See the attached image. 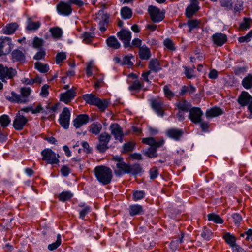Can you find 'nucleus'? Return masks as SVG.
Masks as SVG:
<instances>
[{"label":"nucleus","mask_w":252,"mask_h":252,"mask_svg":"<svg viewBox=\"0 0 252 252\" xmlns=\"http://www.w3.org/2000/svg\"><path fill=\"white\" fill-rule=\"evenodd\" d=\"M145 193L143 191H136L133 193V198L134 201L141 199L144 196Z\"/></svg>","instance_id":"obj_53"},{"label":"nucleus","mask_w":252,"mask_h":252,"mask_svg":"<svg viewBox=\"0 0 252 252\" xmlns=\"http://www.w3.org/2000/svg\"><path fill=\"white\" fill-rule=\"evenodd\" d=\"M212 40L217 46H221L227 41V36L221 32L216 33L212 35Z\"/></svg>","instance_id":"obj_15"},{"label":"nucleus","mask_w":252,"mask_h":252,"mask_svg":"<svg viewBox=\"0 0 252 252\" xmlns=\"http://www.w3.org/2000/svg\"><path fill=\"white\" fill-rule=\"evenodd\" d=\"M184 68H185V73L186 77L189 79L191 78L193 76V69H189L186 67H185Z\"/></svg>","instance_id":"obj_61"},{"label":"nucleus","mask_w":252,"mask_h":252,"mask_svg":"<svg viewBox=\"0 0 252 252\" xmlns=\"http://www.w3.org/2000/svg\"><path fill=\"white\" fill-rule=\"evenodd\" d=\"M49 86L45 84L41 88V92H40V95L42 97H46L49 94L48 92V89H49Z\"/></svg>","instance_id":"obj_58"},{"label":"nucleus","mask_w":252,"mask_h":252,"mask_svg":"<svg viewBox=\"0 0 252 252\" xmlns=\"http://www.w3.org/2000/svg\"><path fill=\"white\" fill-rule=\"evenodd\" d=\"M83 98L86 103L97 106L101 111L105 110L108 106V102L106 100H102L92 94L83 95Z\"/></svg>","instance_id":"obj_3"},{"label":"nucleus","mask_w":252,"mask_h":252,"mask_svg":"<svg viewBox=\"0 0 252 252\" xmlns=\"http://www.w3.org/2000/svg\"><path fill=\"white\" fill-rule=\"evenodd\" d=\"M72 11L71 5L67 1L64 2V16H69Z\"/></svg>","instance_id":"obj_49"},{"label":"nucleus","mask_w":252,"mask_h":252,"mask_svg":"<svg viewBox=\"0 0 252 252\" xmlns=\"http://www.w3.org/2000/svg\"><path fill=\"white\" fill-rule=\"evenodd\" d=\"M89 117L86 114H80L73 120V126L76 128L80 127L83 125L89 122Z\"/></svg>","instance_id":"obj_16"},{"label":"nucleus","mask_w":252,"mask_h":252,"mask_svg":"<svg viewBox=\"0 0 252 252\" xmlns=\"http://www.w3.org/2000/svg\"><path fill=\"white\" fill-rule=\"evenodd\" d=\"M141 168L139 165L135 164L132 166H129L128 173L134 175H137L141 172Z\"/></svg>","instance_id":"obj_40"},{"label":"nucleus","mask_w":252,"mask_h":252,"mask_svg":"<svg viewBox=\"0 0 252 252\" xmlns=\"http://www.w3.org/2000/svg\"><path fill=\"white\" fill-rule=\"evenodd\" d=\"M164 45L170 50H174L175 48L172 41L170 39H166L164 41Z\"/></svg>","instance_id":"obj_57"},{"label":"nucleus","mask_w":252,"mask_h":252,"mask_svg":"<svg viewBox=\"0 0 252 252\" xmlns=\"http://www.w3.org/2000/svg\"><path fill=\"white\" fill-rule=\"evenodd\" d=\"M148 11L151 19L154 22H158L163 19L164 16L158 8L153 6H150L148 8Z\"/></svg>","instance_id":"obj_12"},{"label":"nucleus","mask_w":252,"mask_h":252,"mask_svg":"<svg viewBox=\"0 0 252 252\" xmlns=\"http://www.w3.org/2000/svg\"><path fill=\"white\" fill-rule=\"evenodd\" d=\"M176 106L180 111L188 112L191 108V105L190 103L185 100H182L176 104Z\"/></svg>","instance_id":"obj_25"},{"label":"nucleus","mask_w":252,"mask_h":252,"mask_svg":"<svg viewBox=\"0 0 252 252\" xmlns=\"http://www.w3.org/2000/svg\"><path fill=\"white\" fill-rule=\"evenodd\" d=\"M163 89L164 95L168 98L171 99L174 96V94L170 90L168 86H165Z\"/></svg>","instance_id":"obj_52"},{"label":"nucleus","mask_w":252,"mask_h":252,"mask_svg":"<svg viewBox=\"0 0 252 252\" xmlns=\"http://www.w3.org/2000/svg\"><path fill=\"white\" fill-rule=\"evenodd\" d=\"M198 9V1L197 0H190V4L186 10L187 17L188 18L192 17Z\"/></svg>","instance_id":"obj_17"},{"label":"nucleus","mask_w":252,"mask_h":252,"mask_svg":"<svg viewBox=\"0 0 252 252\" xmlns=\"http://www.w3.org/2000/svg\"><path fill=\"white\" fill-rule=\"evenodd\" d=\"M139 55L142 60H148L151 57L150 50L146 46H143L139 48Z\"/></svg>","instance_id":"obj_26"},{"label":"nucleus","mask_w":252,"mask_h":252,"mask_svg":"<svg viewBox=\"0 0 252 252\" xmlns=\"http://www.w3.org/2000/svg\"><path fill=\"white\" fill-rule=\"evenodd\" d=\"M149 71L157 73L162 69L161 65L157 59H154L150 60L149 64Z\"/></svg>","instance_id":"obj_22"},{"label":"nucleus","mask_w":252,"mask_h":252,"mask_svg":"<svg viewBox=\"0 0 252 252\" xmlns=\"http://www.w3.org/2000/svg\"><path fill=\"white\" fill-rule=\"evenodd\" d=\"M238 101L242 106L248 105L249 118H252V97L248 92L243 91L238 98Z\"/></svg>","instance_id":"obj_5"},{"label":"nucleus","mask_w":252,"mask_h":252,"mask_svg":"<svg viewBox=\"0 0 252 252\" xmlns=\"http://www.w3.org/2000/svg\"><path fill=\"white\" fill-rule=\"evenodd\" d=\"M17 74L15 69L12 67H7L4 66L3 64L0 63V79L2 82L5 81V79H12Z\"/></svg>","instance_id":"obj_7"},{"label":"nucleus","mask_w":252,"mask_h":252,"mask_svg":"<svg viewBox=\"0 0 252 252\" xmlns=\"http://www.w3.org/2000/svg\"><path fill=\"white\" fill-rule=\"evenodd\" d=\"M28 122L27 117L21 114L19 111L16 114L13 122V126L17 130H22Z\"/></svg>","instance_id":"obj_8"},{"label":"nucleus","mask_w":252,"mask_h":252,"mask_svg":"<svg viewBox=\"0 0 252 252\" xmlns=\"http://www.w3.org/2000/svg\"><path fill=\"white\" fill-rule=\"evenodd\" d=\"M10 123L9 117L7 115H3L0 118V123L2 127L7 126Z\"/></svg>","instance_id":"obj_42"},{"label":"nucleus","mask_w":252,"mask_h":252,"mask_svg":"<svg viewBox=\"0 0 252 252\" xmlns=\"http://www.w3.org/2000/svg\"><path fill=\"white\" fill-rule=\"evenodd\" d=\"M233 3H235L234 10L235 12H240L243 9V2L240 0H233Z\"/></svg>","instance_id":"obj_47"},{"label":"nucleus","mask_w":252,"mask_h":252,"mask_svg":"<svg viewBox=\"0 0 252 252\" xmlns=\"http://www.w3.org/2000/svg\"><path fill=\"white\" fill-rule=\"evenodd\" d=\"M67 1L70 5L74 4L78 7H82L84 4V2L80 0H68Z\"/></svg>","instance_id":"obj_60"},{"label":"nucleus","mask_w":252,"mask_h":252,"mask_svg":"<svg viewBox=\"0 0 252 252\" xmlns=\"http://www.w3.org/2000/svg\"><path fill=\"white\" fill-rule=\"evenodd\" d=\"M90 212V207L88 206H85L80 211V218L84 219L85 216Z\"/></svg>","instance_id":"obj_55"},{"label":"nucleus","mask_w":252,"mask_h":252,"mask_svg":"<svg viewBox=\"0 0 252 252\" xmlns=\"http://www.w3.org/2000/svg\"><path fill=\"white\" fill-rule=\"evenodd\" d=\"M116 166L117 169L114 170V173L116 176H120L123 174L128 173L129 165L124 161L116 163Z\"/></svg>","instance_id":"obj_18"},{"label":"nucleus","mask_w":252,"mask_h":252,"mask_svg":"<svg viewBox=\"0 0 252 252\" xmlns=\"http://www.w3.org/2000/svg\"><path fill=\"white\" fill-rule=\"evenodd\" d=\"M31 89L29 87H23L20 89L21 97L24 98L25 103L27 101V98L30 95Z\"/></svg>","instance_id":"obj_36"},{"label":"nucleus","mask_w":252,"mask_h":252,"mask_svg":"<svg viewBox=\"0 0 252 252\" xmlns=\"http://www.w3.org/2000/svg\"><path fill=\"white\" fill-rule=\"evenodd\" d=\"M199 22L196 20H190L188 22V25L189 28V32L192 29L197 28L199 26Z\"/></svg>","instance_id":"obj_48"},{"label":"nucleus","mask_w":252,"mask_h":252,"mask_svg":"<svg viewBox=\"0 0 252 252\" xmlns=\"http://www.w3.org/2000/svg\"><path fill=\"white\" fill-rule=\"evenodd\" d=\"M18 28V24L16 23H12L6 25L3 29V32L6 34H11L13 33Z\"/></svg>","instance_id":"obj_29"},{"label":"nucleus","mask_w":252,"mask_h":252,"mask_svg":"<svg viewBox=\"0 0 252 252\" xmlns=\"http://www.w3.org/2000/svg\"><path fill=\"white\" fill-rule=\"evenodd\" d=\"M42 160L46 161L47 163L54 164L58 163L59 155H56L50 149H45L41 152Z\"/></svg>","instance_id":"obj_4"},{"label":"nucleus","mask_w":252,"mask_h":252,"mask_svg":"<svg viewBox=\"0 0 252 252\" xmlns=\"http://www.w3.org/2000/svg\"><path fill=\"white\" fill-rule=\"evenodd\" d=\"M110 129L115 140L122 142L124 133L121 126L118 124L114 123L110 125Z\"/></svg>","instance_id":"obj_13"},{"label":"nucleus","mask_w":252,"mask_h":252,"mask_svg":"<svg viewBox=\"0 0 252 252\" xmlns=\"http://www.w3.org/2000/svg\"><path fill=\"white\" fill-rule=\"evenodd\" d=\"M166 134L170 138L177 140L182 135L183 131L177 128H171L166 130Z\"/></svg>","instance_id":"obj_21"},{"label":"nucleus","mask_w":252,"mask_h":252,"mask_svg":"<svg viewBox=\"0 0 252 252\" xmlns=\"http://www.w3.org/2000/svg\"><path fill=\"white\" fill-rule=\"evenodd\" d=\"M41 26L40 21H33L31 18H29L27 21L26 29L29 31H34L39 28Z\"/></svg>","instance_id":"obj_28"},{"label":"nucleus","mask_w":252,"mask_h":252,"mask_svg":"<svg viewBox=\"0 0 252 252\" xmlns=\"http://www.w3.org/2000/svg\"><path fill=\"white\" fill-rule=\"evenodd\" d=\"M71 110V108L64 107V129L69 127Z\"/></svg>","instance_id":"obj_27"},{"label":"nucleus","mask_w":252,"mask_h":252,"mask_svg":"<svg viewBox=\"0 0 252 252\" xmlns=\"http://www.w3.org/2000/svg\"><path fill=\"white\" fill-rule=\"evenodd\" d=\"M220 5L228 9H232L233 0H221Z\"/></svg>","instance_id":"obj_46"},{"label":"nucleus","mask_w":252,"mask_h":252,"mask_svg":"<svg viewBox=\"0 0 252 252\" xmlns=\"http://www.w3.org/2000/svg\"><path fill=\"white\" fill-rule=\"evenodd\" d=\"M50 32L52 34L53 37L55 39H59L62 36V29L58 27L52 28L50 29Z\"/></svg>","instance_id":"obj_35"},{"label":"nucleus","mask_w":252,"mask_h":252,"mask_svg":"<svg viewBox=\"0 0 252 252\" xmlns=\"http://www.w3.org/2000/svg\"><path fill=\"white\" fill-rule=\"evenodd\" d=\"M131 59H134V57L132 54H128L123 58L122 64H126L128 66L133 65V62Z\"/></svg>","instance_id":"obj_41"},{"label":"nucleus","mask_w":252,"mask_h":252,"mask_svg":"<svg viewBox=\"0 0 252 252\" xmlns=\"http://www.w3.org/2000/svg\"><path fill=\"white\" fill-rule=\"evenodd\" d=\"M208 219L209 220L214 221L215 223L221 224L223 223V220L218 215L214 214H209L208 215Z\"/></svg>","instance_id":"obj_38"},{"label":"nucleus","mask_w":252,"mask_h":252,"mask_svg":"<svg viewBox=\"0 0 252 252\" xmlns=\"http://www.w3.org/2000/svg\"><path fill=\"white\" fill-rule=\"evenodd\" d=\"M107 44L114 49H118L120 47V43L114 36L109 37L106 40Z\"/></svg>","instance_id":"obj_30"},{"label":"nucleus","mask_w":252,"mask_h":252,"mask_svg":"<svg viewBox=\"0 0 252 252\" xmlns=\"http://www.w3.org/2000/svg\"><path fill=\"white\" fill-rule=\"evenodd\" d=\"M158 175V170L156 167L152 168L150 171V177L151 179H155Z\"/></svg>","instance_id":"obj_59"},{"label":"nucleus","mask_w":252,"mask_h":252,"mask_svg":"<svg viewBox=\"0 0 252 252\" xmlns=\"http://www.w3.org/2000/svg\"><path fill=\"white\" fill-rule=\"evenodd\" d=\"M45 56V52L43 51H40L37 52L33 57V59L36 60H41Z\"/></svg>","instance_id":"obj_62"},{"label":"nucleus","mask_w":252,"mask_h":252,"mask_svg":"<svg viewBox=\"0 0 252 252\" xmlns=\"http://www.w3.org/2000/svg\"><path fill=\"white\" fill-rule=\"evenodd\" d=\"M151 105L158 116L163 115V103L161 100L154 99L152 100Z\"/></svg>","instance_id":"obj_20"},{"label":"nucleus","mask_w":252,"mask_h":252,"mask_svg":"<svg viewBox=\"0 0 252 252\" xmlns=\"http://www.w3.org/2000/svg\"><path fill=\"white\" fill-rule=\"evenodd\" d=\"M102 128L101 124L98 122H95L89 126V131L93 134L97 135L100 133Z\"/></svg>","instance_id":"obj_24"},{"label":"nucleus","mask_w":252,"mask_h":252,"mask_svg":"<svg viewBox=\"0 0 252 252\" xmlns=\"http://www.w3.org/2000/svg\"><path fill=\"white\" fill-rule=\"evenodd\" d=\"M76 93L72 87L69 88L68 85H64V103L70 102L76 96Z\"/></svg>","instance_id":"obj_14"},{"label":"nucleus","mask_w":252,"mask_h":252,"mask_svg":"<svg viewBox=\"0 0 252 252\" xmlns=\"http://www.w3.org/2000/svg\"><path fill=\"white\" fill-rule=\"evenodd\" d=\"M243 86L246 89H249L252 87V76L248 75L245 77L242 82Z\"/></svg>","instance_id":"obj_34"},{"label":"nucleus","mask_w":252,"mask_h":252,"mask_svg":"<svg viewBox=\"0 0 252 252\" xmlns=\"http://www.w3.org/2000/svg\"><path fill=\"white\" fill-rule=\"evenodd\" d=\"M203 112L199 107H193L189 110V118L194 123L197 124L201 122Z\"/></svg>","instance_id":"obj_9"},{"label":"nucleus","mask_w":252,"mask_h":252,"mask_svg":"<svg viewBox=\"0 0 252 252\" xmlns=\"http://www.w3.org/2000/svg\"><path fill=\"white\" fill-rule=\"evenodd\" d=\"M142 211V207L139 205H135L130 206L129 213L131 216L137 215Z\"/></svg>","instance_id":"obj_37"},{"label":"nucleus","mask_w":252,"mask_h":252,"mask_svg":"<svg viewBox=\"0 0 252 252\" xmlns=\"http://www.w3.org/2000/svg\"><path fill=\"white\" fill-rule=\"evenodd\" d=\"M117 36L123 42L125 47L131 46L130 44L131 38V33L130 31L122 30L117 33Z\"/></svg>","instance_id":"obj_10"},{"label":"nucleus","mask_w":252,"mask_h":252,"mask_svg":"<svg viewBox=\"0 0 252 252\" xmlns=\"http://www.w3.org/2000/svg\"><path fill=\"white\" fill-rule=\"evenodd\" d=\"M212 233L209 229H204L201 234V237L205 240H209L211 239Z\"/></svg>","instance_id":"obj_51"},{"label":"nucleus","mask_w":252,"mask_h":252,"mask_svg":"<svg viewBox=\"0 0 252 252\" xmlns=\"http://www.w3.org/2000/svg\"><path fill=\"white\" fill-rule=\"evenodd\" d=\"M95 175L98 181L103 185L109 184L112 178L110 168L104 166H96L94 169Z\"/></svg>","instance_id":"obj_1"},{"label":"nucleus","mask_w":252,"mask_h":252,"mask_svg":"<svg viewBox=\"0 0 252 252\" xmlns=\"http://www.w3.org/2000/svg\"><path fill=\"white\" fill-rule=\"evenodd\" d=\"M222 113V110L220 108L214 107L207 110L205 113V115L207 118H210L220 115Z\"/></svg>","instance_id":"obj_23"},{"label":"nucleus","mask_w":252,"mask_h":252,"mask_svg":"<svg viewBox=\"0 0 252 252\" xmlns=\"http://www.w3.org/2000/svg\"><path fill=\"white\" fill-rule=\"evenodd\" d=\"M43 44V40L35 37L33 39V46L35 48H39L42 46Z\"/></svg>","instance_id":"obj_56"},{"label":"nucleus","mask_w":252,"mask_h":252,"mask_svg":"<svg viewBox=\"0 0 252 252\" xmlns=\"http://www.w3.org/2000/svg\"><path fill=\"white\" fill-rule=\"evenodd\" d=\"M141 86L142 85L140 82L138 80H135L132 82L128 88L130 90L138 91L141 89Z\"/></svg>","instance_id":"obj_50"},{"label":"nucleus","mask_w":252,"mask_h":252,"mask_svg":"<svg viewBox=\"0 0 252 252\" xmlns=\"http://www.w3.org/2000/svg\"><path fill=\"white\" fill-rule=\"evenodd\" d=\"M142 44V41L139 38H134L132 41L131 43V45L135 46L136 47H141V45Z\"/></svg>","instance_id":"obj_63"},{"label":"nucleus","mask_w":252,"mask_h":252,"mask_svg":"<svg viewBox=\"0 0 252 252\" xmlns=\"http://www.w3.org/2000/svg\"><path fill=\"white\" fill-rule=\"evenodd\" d=\"M111 138V135L106 132L102 133L99 136V143L96 146V149L99 152H103L108 149L107 145Z\"/></svg>","instance_id":"obj_6"},{"label":"nucleus","mask_w":252,"mask_h":252,"mask_svg":"<svg viewBox=\"0 0 252 252\" xmlns=\"http://www.w3.org/2000/svg\"><path fill=\"white\" fill-rule=\"evenodd\" d=\"M142 142L150 146L145 151V154L151 158L157 156V149L163 145L164 140L161 139L157 142L154 138L150 137L143 138Z\"/></svg>","instance_id":"obj_2"},{"label":"nucleus","mask_w":252,"mask_h":252,"mask_svg":"<svg viewBox=\"0 0 252 252\" xmlns=\"http://www.w3.org/2000/svg\"><path fill=\"white\" fill-rule=\"evenodd\" d=\"M122 17L124 19H129L132 16V11L128 7H124L121 10Z\"/></svg>","instance_id":"obj_33"},{"label":"nucleus","mask_w":252,"mask_h":252,"mask_svg":"<svg viewBox=\"0 0 252 252\" xmlns=\"http://www.w3.org/2000/svg\"><path fill=\"white\" fill-rule=\"evenodd\" d=\"M83 40L86 43L90 42L94 38V34L91 32H84L82 34Z\"/></svg>","instance_id":"obj_45"},{"label":"nucleus","mask_w":252,"mask_h":252,"mask_svg":"<svg viewBox=\"0 0 252 252\" xmlns=\"http://www.w3.org/2000/svg\"><path fill=\"white\" fill-rule=\"evenodd\" d=\"M5 98L10 102H16L18 103H24L25 100L24 98L21 97V95L17 94L14 92H11L10 93H5Z\"/></svg>","instance_id":"obj_19"},{"label":"nucleus","mask_w":252,"mask_h":252,"mask_svg":"<svg viewBox=\"0 0 252 252\" xmlns=\"http://www.w3.org/2000/svg\"><path fill=\"white\" fill-rule=\"evenodd\" d=\"M232 249L233 252H245L244 249L237 244L233 245Z\"/></svg>","instance_id":"obj_64"},{"label":"nucleus","mask_w":252,"mask_h":252,"mask_svg":"<svg viewBox=\"0 0 252 252\" xmlns=\"http://www.w3.org/2000/svg\"><path fill=\"white\" fill-rule=\"evenodd\" d=\"M12 58L14 60L23 62L25 60L24 54L18 50H14L12 53Z\"/></svg>","instance_id":"obj_32"},{"label":"nucleus","mask_w":252,"mask_h":252,"mask_svg":"<svg viewBox=\"0 0 252 252\" xmlns=\"http://www.w3.org/2000/svg\"><path fill=\"white\" fill-rule=\"evenodd\" d=\"M35 68L41 73H45L49 70V65L40 62H37L34 64Z\"/></svg>","instance_id":"obj_31"},{"label":"nucleus","mask_w":252,"mask_h":252,"mask_svg":"<svg viewBox=\"0 0 252 252\" xmlns=\"http://www.w3.org/2000/svg\"><path fill=\"white\" fill-rule=\"evenodd\" d=\"M61 244V237L60 235H58L57 237V241L51 244H49L48 246V248L50 251H53L57 249Z\"/></svg>","instance_id":"obj_43"},{"label":"nucleus","mask_w":252,"mask_h":252,"mask_svg":"<svg viewBox=\"0 0 252 252\" xmlns=\"http://www.w3.org/2000/svg\"><path fill=\"white\" fill-rule=\"evenodd\" d=\"M224 239H225L226 243L229 244L231 247L235 245V237L231 235L230 233H227L223 236Z\"/></svg>","instance_id":"obj_39"},{"label":"nucleus","mask_w":252,"mask_h":252,"mask_svg":"<svg viewBox=\"0 0 252 252\" xmlns=\"http://www.w3.org/2000/svg\"><path fill=\"white\" fill-rule=\"evenodd\" d=\"M232 217L235 224L239 226L242 220L241 216L238 213H235L232 215Z\"/></svg>","instance_id":"obj_54"},{"label":"nucleus","mask_w":252,"mask_h":252,"mask_svg":"<svg viewBox=\"0 0 252 252\" xmlns=\"http://www.w3.org/2000/svg\"><path fill=\"white\" fill-rule=\"evenodd\" d=\"M135 145L132 142L125 143L123 146V152L125 153L132 151L134 149Z\"/></svg>","instance_id":"obj_44"},{"label":"nucleus","mask_w":252,"mask_h":252,"mask_svg":"<svg viewBox=\"0 0 252 252\" xmlns=\"http://www.w3.org/2000/svg\"><path fill=\"white\" fill-rule=\"evenodd\" d=\"M13 44L9 37L3 38L0 44V56L6 55L11 50Z\"/></svg>","instance_id":"obj_11"}]
</instances>
